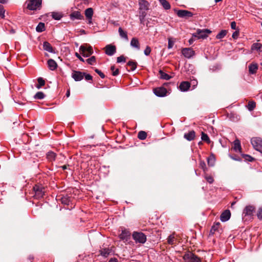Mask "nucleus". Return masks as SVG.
Returning <instances> with one entry per match:
<instances>
[{
  "label": "nucleus",
  "instance_id": "1",
  "mask_svg": "<svg viewBox=\"0 0 262 262\" xmlns=\"http://www.w3.org/2000/svg\"><path fill=\"white\" fill-rule=\"evenodd\" d=\"M255 208L253 205L246 206L242 212V220L244 222H249L253 219Z\"/></svg>",
  "mask_w": 262,
  "mask_h": 262
},
{
  "label": "nucleus",
  "instance_id": "2",
  "mask_svg": "<svg viewBox=\"0 0 262 262\" xmlns=\"http://www.w3.org/2000/svg\"><path fill=\"white\" fill-rule=\"evenodd\" d=\"M42 0H28L26 2L27 8L30 10L40 9L41 6Z\"/></svg>",
  "mask_w": 262,
  "mask_h": 262
},
{
  "label": "nucleus",
  "instance_id": "3",
  "mask_svg": "<svg viewBox=\"0 0 262 262\" xmlns=\"http://www.w3.org/2000/svg\"><path fill=\"white\" fill-rule=\"evenodd\" d=\"M132 236L136 243L144 244L146 242V236L142 232L134 231Z\"/></svg>",
  "mask_w": 262,
  "mask_h": 262
},
{
  "label": "nucleus",
  "instance_id": "4",
  "mask_svg": "<svg viewBox=\"0 0 262 262\" xmlns=\"http://www.w3.org/2000/svg\"><path fill=\"white\" fill-rule=\"evenodd\" d=\"M33 190L35 192L34 197L37 199H39L43 197L45 193V188L40 184H36L33 187Z\"/></svg>",
  "mask_w": 262,
  "mask_h": 262
},
{
  "label": "nucleus",
  "instance_id": "5",
  "mask_svg": "<svg viewBox=\"0 0 262 262\" xmlns=\"http://www.w3.org/2000/svg\"><path fill=\"white\" fill-rule=\"evenodd\" d=\"M183 259L185 262H201V258L191 252L186 253L183 256Z\"/></svg>",
  "mask_w": 262,
  "mask_h": 262
},
{
  "label": "nucleus",
  "instance_id": "6",
  "mask_svg": "<svg viewBox=\"0 0 262 262\" xmlns=\"http://www.w3.org/2000/svg\"><path fill=\"white\" fill-rule=\"evenodd\" d=\"M251 143L255 150L262 153V139L260 138H252L251 140Z\"/></svg>",
  "mask_w": 262,
  "mask_h": 262
},
{
  "label": "nucleus",
  "instance_id": "7",
  "mask_svg": "<svg viewBox=\"0 0 262 262\" xmlns=\"http://www.w3.org/2000/svg\"><path fill=\"white\" fill-rule=\"evenodd\" d=\"M79 50L84 57H89L93 53L92 47L87 44L81 46Z\"/></svg>",
  "mask_w": 262,
  "mask_h": 262
},
{
  "label": "nucleus",
  "instance_id": "8",
  "mask_svg": "<svg viewBox=\"0 0 262 262\" xmlns=\"http://www.w3.org/2000/svg\"><path fill=\"white\" fill-rule=\"evenodd\" d=\"M119 237L124 243L128 242L130 238V233L127 229L122 230Z\"/></svg>",
  "mask_w": 262,
  "mask_h": 262
},
{
  "label": "nucleus",
  "instance_id": "9",
  "mask_svg": "<svg viewBox=\"0 0 262 262\" xmlns=\"http://www.w3.org/2000/svg\"><path fill=\"white\" fill-rule=\"evenodd\" d=\"M182 53L187 58H190L195 55V52L190 48H183L182 50Z\"/></svg>",
  "mask_w": 262,
  "mask_h": 262
},
{
  "label": "nucleus",
  "instance_id": "10",
  "mask_svg": "<svg viewBox=\"0 0 262 262\" xmlns=\"http://www.w3.org/2000/svg\"><path fill=\"white\" fill-rule=\"evenodd\" d=\"M177 15L181 18H188L193 16V13L190 11L185 10H180L177 12Z\"/></svg>",
  "mask_w": 262,
  "mask_h": 262
},
{
  "label": "nucleus",
  "instance_id": "11",
  "mask_svg": "<svg viewBox=\"0 0 262 262\" xmlns=\"http://www.w3.org/2000/svg\"><path fill=\"white\" fill-rule=\"evenodd\" d=\"M211 33V31L209 29H203L197 30V37L199 38H206L208 35ZM196 36V35H195Z\"/></svg>",
  "mask_w": 262,
  "mask_h": 262
},
{
  "label": "nucleus",
  "instance_id": "12",
  "mask_svg": "<svg viewBox=\"0 0 262 262\" xmlns=\"http://www.w3.org/2000/svg\"><path fill=\"white\" fill-rule=\"evenodd\" d=\"M105 53L108 56H113L116 52V48L115 46L111 44L105 46Z\"/></svg>",
  "mask_w": 262,
  "mask_h": 262
},
{
  "label": "nucleus",
  "instance_id": "13",
  "mask_svg": "<svg viewBox=\"0 0 262 262\" xmlns=\"http://www.w3.org/2000/svg\"><path fill=\"white\" fill-rule=\"evenodd\" d=\"M154 93L158 97H164L166 95L167 90L163 87L157 88L154 89Z\"/></svg>",
  "mask_w": 262,
  "mask_h": 262
},
{
  "label": "nucleus",
  "instance_id": "14",
  "mask_svg": "<svg viewBox=\"0 0 262 262\" xmlns=\"http://www.w3.org/2000/svg\"><path fill=\"white\" fill-rule=\"evenodd\" d=\"M85 75V73L80 71H73L72 73V77L76 81L81 80Z\"/></svg>",
  "mask_w": 262,
  "mask_h": 262
},
{
  "label": "nucleus",
  "instance_id": "15",
  "mask_svg": "<svg viewBox=\"0 0 262 262\" xmlns=\"http://www.w3.org/2000/svg\"><path fill=\"white\" fill-rule=\"evenodd\" d=\"M70 19L72 20L75 19L81 20L83 19V16L81 14L80 12L75 11L72 12L70 15Z\"/></svg>",
  "mask_w": 262,
  "mask_h": 262
},
{
  "label": "nucleus",
  "instance_id": "16",
  "mask_svg": "<svg viewBox=\"0 0 262 262\" xmlns=\"http://www.w3.org/2000/svg\"><path fill=\"white\" fill-rule=\"evenodd\" d=\"M190 87V82L188 81H183L180 83L179 89L182 92H186L189 89Z\"/></svg>",
  "mask_w": 262,
  "mask_h": 262
},
{
  "label": "nucleus",
  "instance_id": "17",
  "mask_svg": "<svg viewBox=\"0 0 262 262\" xmlns=\"http://www.w3.org/2000/svg\"><path fill=\"white\" fill-rule=\"evenodd\" d=\"M231 216L230 212L229 210L224 211L220 216V220L222 222H226L229 220Z\"/></svg>",
  "mask_w": 262,
  "mask_h": 262
},
{
  "label": "nucleus",
  "instance_id": "18",
  "mask_svg": "<svg viewBox=\"0 0 262 262\" xmlns=\"http://www.w3.org/2000/svg\"><path fill=\"white\" fill-rule=\"evenodd\" d=\"M130 45L132 48H135L137 50H139L140 49L139 41L136 37H133L131 39Z\"/></svg>",
  "mask_w": 262,
  "mask_h": 262
},
{
  "label": "nucleus",
  "instance_id": "19",
  "mask_svg": "<svg viewBox=\"0 0 262 262\" xmlns=\"http://www.w3.org/2000/svg\"><path fill=\"white\" fill-rule=\"evenodd\" d=\"M252 51H256L258 53L262 52V43L259 42H255L252 45L251 47Z\"/></svg>",
  "mask_w": 262,
  "mask_h": 262
},
{
  "label": "nucleus",
  "instance_id": "20",
  "mask_svg": "<svg viewBox=\"0 0 262 262\" xmlns=\"http://www.w3.org/2000/svg\"><path fill=\"white\" fill-rule=\"evenodd\" d=\"M195 136V133L194 130H191L187 133H185L184 135V138L188 141L193 140L194 139Z\"/></svg>",
  "mask_w": 262,
  "mask_h": 262
},
{
  "label": "nucleus",
  "instance_id": "21",
  "mask_svg": "<svg viewBox=\"0 0 262 262\" xmlns=\"http://www.w3.org/2000/svg\"><path fill=\"white\" fill-rule=\"evenodd\" d=\"M233 144H234L233 149L236 152L238 151V152H242V151H241L242 148H241L240 141L238 139H236L233 142Z\"/></svg>",
  "mask_w": 262,
  "mask_h": 262
},
{
  "label": "nucleus",
  "instance_id": "22",
  "mask_svg": "<svg viewBox=\"0 0 262 262\" xmlns=\"http://www.w3.org/2000/svg\"><path fill=\"white\" fill-rule=\"evenodd\" d=\"M118 33L121 38L124 39L126 41L128 40L127 32L124 31L121 27L119 28Z\"/></svg>",
  "mask_w": 262,
  "mask_h": 262
},
{
  "label": "nucleus",
  "instance_id": "23",
  "mask_svg": "<svg viewBox=\"0 0 262 262\" xmlns=\"http://www.w3.org/2000/svg\"><path fill=\"white\" fill-rule=\"evenodd\" d=\"M48 65L49 69L52 71L55 70L57 67V63L52 59H50L48 61Z\"/></svg>",
  "mask_w": 262,
  "mask_h": 262
},
{
  "label": "nucleus",
  "instance_id": "24",
  "mask_svg": "<svg viewBox=\"0 0 262 262\" xmlns=\"http://www.w3.org/2000/svg\"><path fill=\"white\" fill-rule=\"evenodd\" d=\"M111 252L112 250L110 248H103L100 250L101 255L104 257H107Z\"/></svg>",
  "mask_w": 262,
  "mask_h": 262
},
{
  "label": "nucleus",
  "instance_id": "25",
  "mask_svg": "<svg viewBox=\"0 0 262 262\" xmlns=\"http://www.w3.org/2000/svg\"><path fill=\"white\" fill-rule=\"evenodd\" d=\"M43 48L45 50H46L49 52H50V53L53 52V48L51 46V45H50V43H49L48 42L45 41L43 42Z\"/></svg>",
  "mask_w": 262,
  "mask_h": 262
},
{
  "label": "nucleus",
  "instance_id": "26",
  "mask_svg": "<svg viewBox=\"0 0 262 262\" xmlns=\"http://www.w3.org/2000/svg\"><path fill=\"white\" fill-rule=\"evenodd\" d=\"M94 14L93 9L92 8H89L85 9L84 11V14L86 18H91L93 17Z\"/></svg>",
  "mask_w": 262,
  "mask_h": 262
},
{
  "label": "nucleus",
  "instance_id": "27",
  "mask_svg": "<svg viewBox=\"0 0 262 262\" xmlns=\"http://www.w3.org/2000/svg\"><path fill=\"white\" fill-rule=\"evenodd\" d=\"M167 243L168 244L171 245L176 244V238L174 234H172L168 237Z\"/></svg>",
  "mask_w": 262,
  "mask_h": 262
},
{
  "label": "nucleus",
  "instance_id": "28",
  "mask_svg": "<svg viewBox=\"0 0 262 262\" xmlns=\"http://www.w3.org/2000/svg\"><path fill=\"white\" fill-rule=\"evenodd\" d=\"M161 5L165 10H169L170 9V5L169 3L166 0H159Z\"/></svg>",
  "mask_w": 262,
  "mask_h": 262
},
{
  "label": "nucleus",
  "instance_id": "29",
  "mask_svg": "<svg viewBox=\"0 0 262 262\" xmlns=\"http://www.w3.org/2000/svg\"><path fill=\"white\" fill-rule=\"evenodd\" d=\"M258 69L257 64H251L249 66V71L251 74H255Z\"/></svg>",
  "mask_w": 262,
  "mask_h": 262
},
{
  "label": "nucleus",
  "instance_id": "30",
  "mask_svg": "<svg viewBox=\"0 0 262 262\" xmlns=\"http://www.w3.org/2000/svg\"><path fill=\"white\" fill-rule=\"evenodd\" d=\"M137 63L134 61H129L127 63V65L130 67V70L129 71H133L135 70L137 68Z\"/></svg>",
  "mask_w": 262,
  "mask_h": 262
},
{
  "label": "nucleus",
  "instance_id": "31",
  "mask_svg": "<svg viewBox=\"0 0 262 262\" xmlns=\"http://www.w3.org/2000/svg\"><path fill=\"white\" fill-rule=\"evenodd\" d=\"M56 157V154L53 151H49L47 154V158L50 161L55 160Z\"/></svg>",
  "mask_w": 262,
  "mask_h": 262
},
{
  "label": "nucleus",
  "instance_id": "32",
  "mask_svg": "<svg viewBox=\"0 0 262 262\" xmlns=\"http://www.w3.org/2000/svg\"><path fill=\"white\" fill-rule=\"evenodd\" d=\"M60 200L62 204L66 205H69L70 203V197L68 195L62 196Z\"/></svg>",
  "mask_w": 262,
  "mask_h": 262
},
{
  "label": "nucleus",
  "instance_id": "33",
  "mask_svg": "<svg viewBox=\"0 0 262 262\" xmlns=\"http://www.w3.org/2000/svg\"><path fill=\"white\" fill-rule=\"evenodd\" d=\"M159 76L161 79L165 80H169L171 78V76L168 75L167 74L164 73L162 71L160 70L159 71Z\"/></svg>",
  "mask_w": 262,
  "mask_h": 262
},
{
  "label": "nucleus",
  "instance_id": "34",
  "mask_svg": "<svg viewBox=\"0 0 262 262\" xmlns=\"http://www.w3.org/2000/svg\"><path fill=\"white\" fill-rule=\"evenodd\" d=\"M45 30V24L43 23H39L36 28V30L38 32H42Z\"/></svg>",
  "mask_w": 262,
  "mask_h": 262
},
{
  "label": "nucleus",
  "instance_id": "35",
  "mask_svg": "<svg viewBox=\"0 0 262 262\" xmlns=\"http://www.w3.org/2000/svg\"><path fill=\"white\" fill-rule=\"evenodd\" d=\"M51 16L55 20H60L62 17V14L61 13L56 12H52Z\"/></svg>",
  "mask_w": 262,
  "mask_h": 262
},
{
  "label": "nucleus",
  "instance_id": "36",
  "mask_svg": "<svg viewBox=\"0 0 262 262\" xmlns=\"http://www.w3.org/2000/svg\"><path fill=\"white\" fill-rule=\"evenodd\" d=\"M227 33L226 30H222L216 35V38L219 39H222L226 35Z\"/></svg>",
  "mask_w": 262,
  "mask_h": 262
},
{
  "label": "nucleus",
  "instance_id": "37",
  "mask_svg": "<svg viewBox=\"0 0 262 262\" xmlns=\"http://www.w3.org/2000/svg\"><path fill=\"white\" fill-rule=\"evenodd\" d=\"M256 106V103L253 101H250L248 102L247 108L250 111H253Z\"/></svg>",
  "mask_w": 262,
  "mask_h": 262
},
{
  "label": "nucleus",
  "instance_id": "38",
  "mask_svg": "<svg viewBox=\"0 0 262 262\" xmlns=\"http://www.w3.org/2000/svg\"><path fill=\"white\" fill-rule=\"evenodd\" d=\"M38 84L36 85V88L39 89L41 86L45 84V81L41 77H39L37 79Z\"/></svg>",
  "mask_w": 262,
  "mask_h": 262
},
{
  "label": "nucleus",
  "instance_id": "39",
  "mask_svg": "<svg viewBox=\"0 0 262 262\" xmlns=\"http://www.w3.org/2000/svg\"><path fill=\"white\" fill-rule=\"evenodd\" d=\"M147 137V134L144 131H140L138 134V137L140 140H144Z\"/></svg>",
  "mask_w": 262,
  "mask_h": 262
},
{
  "label": "nucleus",
  "instance_id": "40",
  "mask_svg": "<svg viewBox=\"0 0 262 262\" xmlns=\"http://www.w3.org/2000/svg\"><path fill=\"white\" fill-rule=\"evenodd\" d=\"M201 139L203 141L206 142L207 143H210V140L208 135L202 132L201 134Z\"/></svg>",
  "mask_w": 262,
  "mask_h": 262
},
{
  "label": "nucleus",
  "instance_id": "41",
  "mask_svg": "<svg viewBox=\"0 0 262 262\" xmlns=\"http://www.w3.org/2000/svg\"><path fill=\"white\" fill-rule=\"evenodd\" d=\"M45 95L42 92H38L34 96V98L36 99H42Z\"/></svg>",
  "mask_w": 262,
  "mask_h": 262
},
{
  "label": "nucleus",
  "instance_id": "42",
  "mask_svg": "<svg viewBox=\"0 0 262 262\" xmlns=\"http://www.w3.org/2000/svg\"><path fill=\"white\" fill-rule=\"evenodd\" d=\"M111 70L112 71V74L114 76H117L119 73L118 69H115V66H113L111 67Z\"/></svg>",
  "mask_w": 262,
  "mask_h": 262
},
{
  "label": "nucleus",
  "instance_id": "43",
  "mask_svg": "<svg viewBox=\"0 0 262 262\" xmlns=\"http://www.w3.org/2000/svg\"><path fill=\"white\" fill-rule=\"evenodd\" d=\"M86 62L89 64H94L95 62H96V58L95 56H92L90 58H88L87 60H86Z\"/></svg>",
  "mask_w": 262,
  "mask_h": 262
},
{
  "label": "nucleus",
  "instance_id": "44",
  "mask_svg": "<svg viewBox=\"0 0 262 262\" xmlns=\"http://www.w3.org/2000/svg\"><path fill=\"white\" fill-rule=\"evenodd\" d=\"M215 159L213 157H210L208 158V164L209 166H213L214 164Z\"/></svg>",
  "mask_w": 262,
  "mask_h": 262
},
{
  "label": "nucleus",
  "instance_id": "45",
  "mask_svg": "<svg viewBox=\"0 0 262 262\" xmlns=\"http://www.w3.org/2000/svg\"><path fill=\"white\" fill-rule=\"evenodd\" d=\"M125 61H126V58L123 55H121V56L117 57V62L118 63H120L122 62H125Z\"/></svg>",
  "mask_w": 262,
  "mask_h": 262
},
{
  "label": "nucleus",
  "instance_id": "46",
  "mask_svg": "<svg viewBox=\"0 0 262 262\" xmlns=\"http://www.w3.org/2000/svg\"><path fill=\"white\" fill-rule=\"evenodd\" d=\"M200 167L204 170V171H207V167L206 163L204 161H201L200 163Z\"/></svg>",
  "mask_w": 262,
  "mask_h": 262
},
{
  "label": "nucleus",
  "instance_id": "47",
  "mask_svg": "<svg viewBox=\"0 0 262 262\" xmlns=\"http://www.w3.org/2000/svg\"><path fill=\"white\" fill-rule=\"evenodd\" d=\"M151 48L149 46H147L144 51V53L146 56H148L151 52Z\"/></svg>",
  "mask_w": 262,
  "mask_h": 262
},
{
  "label": "nucleus",
  "instance_id": "48",
  "mask_svg": "<svg viewBox=\"0 0 262 262\" xmlns=\"http://www.w3.org/2000/svg\"><path fill=\"white\" fill-rule=\"evenodd\" d=\"M205 179L206 181L210 184H212L214 181L213 177L211 176H205Z\"/></svg>",
  "mask_w": 262,
  "mask_h": 262
},
{
  "label": "nucleus",
  "instance_id": "49",
  "mask_svg": "<svg viewBox=\"0 0 262 262\" xmlns=\"http://www.w3.org/2000/svg\"><path fill=\"white\" fill-rule=\"evenodd\" d=\"M242 156H243V158H244L246 160H247L250 162H251L253 160V158L251 156H250L248 155L243 154V155H242Z\"/></svg>",
  "mask_w": 262,
  "mask_h": 262
},
{
  "label": "nucleus",
  "instance_id": "50",
  "mask_svg": "<svg viewBox=\"0 0 262 262\" xmlns=\"http://www.w3.org/2000/svg\"><path fill=\"white\" fill-rule=\"evenodd\" d=\"M174 41L172 40L171 38H168V48L171 49L174 45Z\"/></svg>",
  "mask_w": 262,
  "mask_h": 262
},
{
  "label": "nucleus",
  "instance_id": "51",
  "mask_svg": "<svg viewBox=\"0 0 262 262\" xmlns=\"http://www.w3.org/2000/svg\"><path fill=\"white\" fill-rule=\"evenodd\" d=\"M5 16V10L2 5H0V17L4 18Z\"/></svg>",
  "mask_w": 262,
  "mask_h": 262
},
{
  "label": "nucleus",
  "instance_id": "52",
  "mask_svg": "<svg viewBox=\"0 0 262 262\" xmlns=\"http://www.w3.org/2000/svg\"><path fill=\"white\" fill-rule=\"evenodd\" d=\"M257 215L259 220H262V207L259 208Z\"/></svg>",
  "mask_w": 262,
  "mask_h": 262
},
{
  "label": "nucleus",
  "instance_id": "53",
  "mask_svg": "<svg viewBox=\"0 0 262 262\" xmlns=\"http://www.w3.org/2000/svg\"><path fill=\"white\" fill-rule=\"evenodd\" d=\"M95 71L100 76L101 78H104L105 77V75L98 69H96Z\"/></svg>",
  "mask_w": 262,
  "mask_h": 262
},
{
  "label": "nucleus",
  "instance_id": "54",
  "mask_svg": "<svg viewBox=\"0 0 262 262\" xmlns=\"http://www.w3.org/2000/svg\"><path fill=\"white\" fill-rule=\"evenodd\" d=\"M84 77L85 78V79L86 80H92V76L90 75V74H86L85 73V75H84Z\"/></svg>",
  "mask_w": 262,
  "mask_h": 262
},
{
  "label": "nucleus",
  "instance_id": "55",
  "mask_svg": "<svg viewBox=\"0 0 262 262\" xmlns=\"http://www.w3.org/2000/svg\"><path fill=\"white\" fill-rule=\"evenodd\" d=\"M238 35H239V31H236L234 32H233L232 36L234 39H236V38H237Z\"/></svg>",
  "mask_w": 262,
  "mask_h": 262
},
{
  "label": "nucleus",
  "instance_id": "56",
  "mask_svg": "<svg viewBox=\"0 0 262 262\" xmlns=\"http://www.w3.org/2000/svg\"><path fill=\"white\" fill-rule=\"evenodd\" d=\"M220 223H218L217 224H216V225H213L212 227H211V231L212 232V231H215L216 230H217V227L218 226L220 225Z\"/></svg>",
  "mask_w": 262,
  "mask_h": 262
},
{
  "label": "nucleus",
  "instance_id": "57",
  "mask_svg": "<svg viewBox=\"0 0 262 262\" xmlns=\"http://www.w3.org/2000/svg\"><path fill=\"white\" fill-rule=\"evenodd\" d=\"M231 28L232 29L235 30L236 28V24L235 21H232L231 23Z\"/></svg>",
  "mask_w": 262,
  "mask_h": 262
},
{
  "label": "nucleus",
  "instance_id": "58",
  "mask_svg": "<svg viewBox=\"0 0 262 262\" xmlns=\"http://www.w3.org/2000/svg\"><path fill=\"white\" fill-rule=\"evenodd\" d=\"M76 56L82 62H84V60L83 58L81 57V56L77 53H75Z\"/></svg>",
  "mask_w": 262,
  "mask_h": 262
},
{
  "label": "nucleus",
  "instance_id": "59",
  "mask_svg": "<svg viewBox=\"0 0 262 262\" xmlns=\"http://www.w3.org/2000/svg\"><path fill=\"white\" fill-rule=\"evenodd\" d=\"M141 8H143L144 9L147 10L148 9V3H147V2H146V1L144 2L143 7H142V6H141Z\"/></svg>",
  "mask_w": 262,
  "mask_h": 262
},
{
  "label": "nucleus",
  "instance_id": "60",
  "mask_svg": "<svg viewBox=\"0 0 262 262\" xmlns=\"http://www.w3.org/2000/svg\"><path fill=\"white\" fill-rule=\"evenodd\" d=\"M108 262H119V261L117 258H112L109 260Z\"/></svg>",
  "mask_w": 262,
  "mask_h": 262
},
{
  "label": "nucleus",
  "instance_id": "61",
  "mask_svg": "<svg viewBox=\"0 0 262 262\" xmlns=\"http://www.w3.org/2000/svg\"><path fill=\"white\" fill-rule=\"evenodd\" d=\"M230 157H231L232 159H233V160H236V161H239V160H241V159H240V158H236V157H233V156H230Z\"/></svg>",
  "mask_w": 262,
  "mask_h": 262
},
{
  "label": "nucleus",
  "instance_id": "62",
  "mask_svg": "<svg viewBox=\"0 0 262 262\" xmlns=\"http://www.w3.org/2000/svg\"><path fill=\"white\" fill-rule=\"evenodd\" d=\"M88 19V24H92V17L91 18H87Z\"/></svg>",
  "mask_w": 262,
  "mask_h": 262
},
{
  "label": "nucleus",
  "instance_id": "63",
  "mask_svg": "<svg viewBox=\"0 0 262 262\" xmlns=\"http://www.w3.org/2000/svg\"><path fill=\"white\" fill-rule=\"evenodd\" d=\"M70 90H68L67 93H66V96L67 97H69L70 96Z\"/></svg>",
  "mask_w": 262,
  "mask_h": 262
},
{
  "label": "nucleus",
  "instance_id": "64",
  "mask_svg": "<svg viewBox=\"0 0 262 262\" xmlns=\"http://www.w3.org/2000/svg\"><path fill=\"white\" fill-rule=\"evenodd\" d=\"M67 166H68L67 165H63L61 167L62 168V169L63 170H65V169H67Z\"/></svg>",
  "mask_w": 262,
  "mask_h": 262
}]
</instances>
